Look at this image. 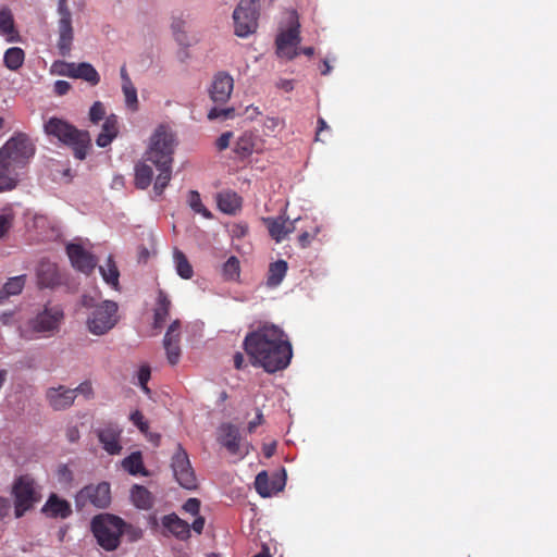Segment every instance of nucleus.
I'll list each match as a JSON object with an SVG mask.
<instances>
[{
    "mask_svg": "<svg viewBox=\"0 0 557 557\" xmlns=\"http://www.w3.org/2000/svg\"><path fill=\"white\" fill-rule=\"evenodd\" d=\"M181 322L173 321L163 338V346L166 351V358L170 364L175 366L181 358Z\"/></svg>",
    "mask_w": 557,
    "mask_h": 557,
    "instance_id": "a211bd4d",
    "label": "nucleus"
},
{
    "mask_svg": "<svg viewBox=\"0 0 557 557\" xmlns=\"http://www.w3.org/2000/svg\"><path fill=\"white\" fill-rule=\"evenodd\" d=\"M173 259L177 274L184 280L191 278L194 275V270L185 253L182 250L175 248L173 251Z\"/></svg>",
    "mask_w": 557,
    "mask_h": 557,
    "instance_id": "e433bc0d",
    "label": "nucleus"
},
{
    "mask_svg": "<svg viewBox=\"0 0 557 557\" xmlns=\"http://www.w3.org/2000/svg\"><path fill=\"white\" fill-rule=\"evenodd\" d=\"M74 389H75V395L76 396H77V394H83L86 397H89L92 394V387H91V384L89 382H84V383L79 384Z\"/></svg>",
    "mask_w": 557,
    "mask_h": 557,
    "instance_id": "052dcab7",
    "label": "nucleus"
},
{
    "mask_svg": "<svg viewBox=\"0 0 557 557\" xmlns=\"http://www.w3.org/2000/svg\"><path fill=\"white\" fill-rule=\"evenodd\" d=\"M67 77L83 79L90 86H97L100 83V75L92 64L87 62L75 63V65H67Z\"/></svg>",
    "mask_w": 557,
    "mask_h": 557,
    "instance_id": "393cba45",
    "label": "nucleus"
},
{
    "mask_svg": "<svg viewBox=\"0 0 557 557\" xmlns=\"http://www.w3.org/2000/svg\"><path fill=\"white\" fill-rule=\"evenodd\" d=\"M67 65H75V63H69L64 61H57L52 65V72L62 76H67L66 72L70 67Z\"/></svg>",
    "mask_w": 557,
    "mask_h": 557,
    "instance_id": "4d7b16f0",
    "label": "nucleus"
},
{
    "mask_svg": "<svg viewBox=\"0 0 557 557\" xmlns=\"http://www.w3.org/2000/svg\"><path fill=\"white\" fill-rule=\"evenodd\" d=\"M117 117L112 114L106 117L102 129L96 139V144L101 148H106L117 136Z\"/></svg>",
    "mask_w": 557,
    "mask_h": 557,
    "instance_id": "c85d7f7f",
    "label": "nucleus"
},
{
    "mask_svg": "<svg viewBox=\"0 0 557 557\" xmlns=\"http://www.w3.org/2000/svg\"><path fill=\"white\" fill-rule=\"evenodd\" d=\"M263 422H264L263 414H262L261 410L258 408L257 412H256V418L248 423V426H247L248 432L253 433L259 425L263 424Z\"/></svg>",
    "mask_w": 557,
    "mask_h": 557,
    "instance_id": "13d9d810",
    "label": "nucleus"
},
{
    "mask_svg": "<svg viewBox=\"0 0 557 557\" xmlns=\"http://www.w3.org/2000/svg\"><path fill=\"white\" fill-rule=\"evenodd\" d=\"M36 153V145L23 132L14 133L0 148V158L25 170Z\"/></svg>",
    "mask_w": 557,
    "mask_h": 557,
    "instance_id": "39448f33",
    "label": "nucleus"
},
{
    "mask_svg": "<svg viewBox=\"0 0 557 557\" xmlns=\"http://www.w3.org/2000/svg\"><path fill=\"white\" fill-rule=\"evenodd\" d=\"M71 84L66 81H57L53 86L54 94L64 96L71 90Z\"/></svg>",
    "mask_w": 557,
    "mask_h": 557,
    "instance_id": "5fc2aeb1",
    "label": "nucleus"
},
{
    "mask_svg": "<svg viewBox=\"0 0 557 557\" xmlns=\"http://www.w3.org/2000/svg\"><path fill=\"white\" fill-rule=\"evenodd\" d=\"M58 475L60 481L71 482L73 479L72 471L66 465H62L59 467Z\"/></svg>",
    "mask_w": 557,
    "mask_h": 557,
    "instance_id": "bf43d9fd",
    "label": "nucleus"
},
{
    "mask_svg": "<svg viewBox=\"0 0 557 557\" xmlns=\"http://www.w3.org/2000/svg\"><path fill=\"white\" fill-rule=\"evenodd\" d=\"M64 0L60 1L59 5V40L58 48L62 57L70 54L72 41H73V27L71 12L66 8Z\"/></svg>",
    "mask_w": 557,
    "mask_h": 557,
    "instance_id": "4468645a",
    "label": "nucleus"
},
{
    "mask_svg": "<svg viewBox=\"0 0 557 557\" xmlns=\"http://www.w3.org/2000/svg\"><path fill=\"white\" fill-rule=\"evenodd\" d=\"M287 262L285 260H277L272 262L269 267L267 285L269 287L278 286L284 280L287 272Z\"/></svg>",
    "mask_w": 557,
    "mask_h": 557,
    "instance_id": "72a5a7b5",
    "label": "nucleus"
},
{
    "mask_svg": "<svg viewBox=\"0 0 557 557\" xmlns=\"http://www.w3.org/2000/svg\"><path fill=\"white\" fill-rule=\"evenodd\" d=\"M162 527L180 541H186L190 537V525L176 513H170L162 517Z\"/></svg>",
    "mask_w": 557,
    "mask_h": 557,
    "instance_id": "b1692460",
    "label": "nucleus"
},
{
    "mask_svg": "<svg viewBox=\"0 0 557 557\" xmlns=\"http://www.w3.org/2000/svg\"><path fill=\"white\" fill-rule=\"evenodd\" d=\"M144 161H139L135 164V186L138 189H146L150 186L153 177L152 168Z\"/></svg>",
    "mask_w": 557,
    "mask_h": 557,
    "instance_id": "2f4dec72",
    "label": "nucleus"
},
{
    "mask_svg": "<svg viewBox=\"0 0 557 557\" xmlns=\"http://www.w3.org/2000/svg\"><path fill=\"white\" fill-rule=\"evenodd\" d=\"M222 272L225 280H237L240 274L239 260L235 256L230 257L223 264Z\"/></svg>",
    "mask_w": 557,
    "mask_h": 557,
    "instance_id": "79ce46f5",
    "label": "nucleus"
},
{
    "mask_svg": "<svg viewBox=\"0 0 557 557\" xmlns=\"http://www.w3.org/2000/svg\"><path fill=\"white\" fill-rule=\"evenodd\" d=\"M264 224L268 227L270 236L277 243L282 242L295 228L293 223H288V219L283 215L277 218H264Z\"/></svg>",
    "mask_w": 557,
    "mask_h": 557,
    "instance_id": "a878e982",
    "label": "nucleus"
},
{
    "mask_svg": "<svg viewBox=\"0 0 557 557\" xmlns=\"http://www.w3.org/2000/svg\"><path fill=\"white\" fill-rule=\"evenodd\" d=\"M45 396L48 405L55 411L70 408L76 398L75 389L64 385L47 388Z\"/></svg>",
    "mask_w": 557,
    "mask_h": 557,
    "instance_id": "f3484780",
    "label": "nucleus"
},
{
    "mask_svg": "<svg viewBox=\"0 0 557 557\" xmlns=\"http://www.w3.org/2000/svg\"><path fill=\"white\" fill-rule=\"evenodd\" d=\"M233 112V109L212 108L208 113V119L212 121L221 116L228 117Z\"/></svg>",
    "mask_w": 557,
    "mask_h": 557,
    "instance_id": "864d4df0",
    "label": "nucleus"
},
{
    "mask_svg": "<svg viewBox=\"0 0 557 557\" xmlns=\"http://www.w3.org/2000/svg\"><path fill=\"white\" fill-rule=\"evenodd\" d=\"M159 171V174L156 178L153 190L156 195L161 196L169 185L172 178V163L170 164H154Z\"/></svg>",
    "mask_w": 557,
    "mask_h": 557,
    "instance_id": "4c0bfd02",
    "label": "nucleus"
},
{
    "mask_svg": "<svg viewBox=\"0 0 557 557\" xmlns=\"http://www.w3.org/2000/svg\"><path fill=\"white\" fill-rule=\"evenodd\" d=\"M44 131L47 136L54 137L62 144L71 147L74 157L78 160H84L91 147L89 133L76 128L63 119L50 117L44 124Z\"/></svg>",
    "mask_w": 557,
    "mask_h": 557,
    "instance_id": "f03ea898",
    "label": "nucleus"
},
{
    "mask_svg": "<svg viewBox=\"0 0 557 557\" xmlns=\"http://www.w3.org/2000/svg\"><path fill=\"white\" fill-rule=\"evenodd\" d=\"M25 61V52L20 47L9 48L3 55V63L5 67L11 71H17L22 67Z\"/></svg>",
    "mask_w": 557,
    "mask_h": 557,
    "instance_id": "f704fd0d",
    "label": "nucleus"
},
{
    "mask_svg": "<svg viewBox=\"0 0 557 557\" xmlns=\"http://www.w3.org/2000/svg\"><path fill=\"white\" fill-rule=\"evenodd\" d=\"M41 511L49 518L66 519L72 515L71 504L52 493L44 505Z\"/></svg>",
    "mask_w": 557,
    "mask_h": 557,
    "instance_id": "5701e85b",
    "label": "nucleus"
},
{
    "mask_svg": "<svg viewBox=\"0 0 557 557\" xmlns=\"http://www.w3.org/2000/svg\"><path fill=\"white\" fill-rule=\"evenodd\" d=\"M188 202L190 208L196 212L202 214L205 218L209 219L212 216L211 212L202 205L200 195L196 190L189 191Z\"/></svg>",
    "mask_w": 557,
    "mask_h": 557,
    "instance_id": "37998d69",
    "label": "nucleus"
},
{
    "mask_svg": "<svg viewBox=\"0 0 557 557\" xmlns=\"http://www.w3.org/2000/svg\"><path fill=\"white\" fill-rule=\"evenodd\" d=\"M183 509L191 516H198L200 510V500L198 498H188L183 505Z\"/></svg>",
    "mask_w": 557,
    "mask_h": 557,
    "instance_id": "8fccbe9b",
    "label": "nucleus"
},
{
    "mask_svg": "<svg viewBox=\"0 0 557 557\" xmlns=\"http://www.w3.org/2000/svg\"><path fill=\"white\" fill-rule=\"evenodd\" d=\"M99 271L104 282L117 289L120 272L112 256L108 257L106 264L101 265Z\"/></svg>",
    "mask_w": 557,
    "mask_h": 557,
    "instance_id": "c9c22d12",
    "label": "nucleus"
},
{
    "mask_svg": "<svg viewBox=\"0 0 557 557\" xmlns=\"http://www.w3.org/2000/svg\"><path fill=\"white\" fill-rule=\"evenodd\" d=\"M149 379H150V368L148 366L140 367V369L138 371V382H139L141 389L146 394L150 393V389L147 386Z\"/></svg>",
    "mask_w": 557,
    "mask_h": 557,
    "instance_id": "09e8293b",
    "label": "nucleus"
},
{
    "mask_svg": "<svg viewBox=\"0 0 557 557\" xmlns=\"http://www.w3.org/2000/svg\"><path fill=\"white\" fill-rule=\"evenodd\" d=\"M111 503V490L108 482L89 484L83 487L75 496V505L83 509L88 505L96 508H107Z\"/></svg>",
    "mask_w": 557,
    "mask_h": 557,
    "instance_id": "9d476101",
    "label": "nucleus"
},
{
    "mask_svg": "<svg viewBox=\"0 0 557 557\" xmlns=\"http://www.w3.org/2000/svg\"><path fill=\"white\" fill-rule=\"evenodd\" d=\"M232 137H233L232 132H225V133L221 134V136L215 141V146H216L218 150L219 151L225 150L230 146Z\"/></svg>",
    "mask_w": 557,
    "mask_h": 557,
    "instance_id": "603ef678",
    "label": "nucleus"
},
{
    "mask_svg": "<svg viewBox=\"0 0 557 557\" xmlns=\"http://www.w3.org/2000/svg\"><path fill=\"white\" fill-rule=\"evenodd\" d=\"M184 26H185V21L182 18H174L172 22L173 33L175 35L176 40L180 42L184 41V36H183Z\"/></svg>",
    "mask_w": 557,
    "mask_h": 557,
    "instance_id": "3c124183",
    "label": "nucleus"
},
{
    "mask_svg": "<svg viewBox=\"0 0 557 557\" xmlns=\"http://www.w3.org/2000/svg\"><path fill=\"white\" fill-rule=\"evenodd\" d=\"M123 528H124L123 535H125L129 542H136L139 539H141V536H143L141 529L134 527L132 524H128L125 521H124Z\"/></svg>",
    "mask_w": 557,
    "mask_h": 557,
    "instance_id": "de8ad7c7",
    "label": "nucleus"
},
{
    "mask_svg": "<svg viewBox=\"0 0 557 557\" xmlns=\"http://www.w3.org/2000/svg\"><path fill=\"white\" fill-rule=\"evenodd\" d=\"M171 300L162 289L158 290L156 307L153 309V327L161 329L170 313Z\"/></svg>",
    "mask_w": 557,
    "mask_h": 557,
    "instance_id": "bb28decb",
    "label": "nucleus"
},
{
    "mask_svg": "<svg viewBox=\"0 0 557 557\" xmlns=\"http://www.w3.org/2000/svg\"><path fill=\"white\" fill-rule=\"evenodd\" d=\"M120 75H121V79H122V91L125 97V103L129 109L137 110V108H138L137 89L134 86L125 65H123L121 67Z\"/></svg>",
    "mask_w": 557,
    "mask_h": 557,
    "instance_id": "c756f323",
    "label": "nucleus"
},
{
    "mask_svg": "<svg viewBox=\"0 0 557 557\" xmlns=\"http://www.w3.org/2000/svg\"><path fill=\"white\" fill-rule=\"evenodd\" d=\"M63 317V311L60 308L46 307L27 322L26 327L21 329V336L25 339H33L35 334L52 335L58 332Z\"/></svg>",
    "mask_w": 557,
    "mask_h": 557,
    "instance_id": "0eeeda50",
    "label": "nucleus"
},
{
    "mask_svg": "<svg viewBox=\"0 0 557 557\" xmlns=\"http://www.w3.org/2000/svg\"><path fill=\"white\" fill-rule=\"evenodd\" d=\"M242 206V198L234 191H223L219 194L218 207L227 214L235 213Z\"/></svg>",
    "mask_w": 557,
    "mask_h": 557,
    "instance_id": "473e14b6",
    "label": "nucleus"
},
{
    "mask_svg": "<svg viewBox=\"0 0 557 557\" xmlns=\"http://www.w3.org/2000/svg\"><path fill=\"white\" fill-rule=\"evenodd\" d=\"M233 150L240 159L248 158L253 152L261 151V140L253 133L245 132L235 141Z\"/></svg>",
    "mask_w": 557,
    "mask_h": 557,
    "instance_id": "4be33fe9",
    "label": "nucleus"
},
{
    "mask_svg": "<svg viewBox=\"0 0 557 557\" xmlns=\"http://www.w3.org/2000/svg\"><path fill=\"white\" fill-rule=\"evenodd\" d=\"M175 146L174 133L168 126L160 125L150 137L148 149L145 152L146 160L162 165L173 163Z\"/></svg>",
    "mask_w": 557,
    "mask_h": 557,
    "instance_id": "423d86ee",
    "label": "nucleus"
},
{
    "mask_svg": "<svg viewBox=\"0 0 557 557\" xmlns=\"http://www.w3.org/2000/svg\"><path fill=\"white\" fill-rule=\"evenodd\" d=\"M106 109L102 102L96 101L89 110V119L92 123L97 124L104 119Z\"/></svg>",
    "mask_w": 557,
    "mask_h": 557,
    "instance_id": "a18cd8bd",
    "label": "nucleus"
},
{
    "mask_svg": "<svg viewBox=\"0 0 557 557\" xmlns=\"http://www.w3.org/2000/svg\"><path fill=\"white\" fill-rule=\"evenodd\" d=\"M11 509L9 499L0 497V518L5 517Z\"/></svg>",
    "mask_w": 557,
    "mask_h": 557,
    "instance_id": "0e129e2a",
    "label": "nucleus"
},
{
    "mask_svg": "<svg viewBox=\"0 0 557 557\" xmlns=\"http://www.w3.org/2000/svg\"><path fill=\"white\" fill-rule=\"evenodd\" d=\"M259 0H240L233 12L235 35L247 37L258 28Z\"/></svg>",
    "mask_w": 557,
    "mask_h": 557,
    "instance_id": "6e6552de",
    "label": "nucleus"
},
{
    "mask_svg": "<svg viewBox=\"0 0 557 557\" xmlns=\"http://www.w3.org/2000/svg\"><path fill=\"white\" fill-rule=\"evenodd\" d=\"M299 28L300 24L298 22L297 14L296 12H293L290 26L288 29L278 34L275 40L276 53L278 57L293 60L299 54L297 50V46L300 42Z\"/></svg>",
    "mask_w": 557,
    "mask_h": 557,
    "instance_id": "9b49d317",
    "label": "nucleus"
},
{
    "mask_svg": "<svg viewBox=\"0 0 557 557\" xmlns=\"http://www.w3.org/2000/svg\"><path fill=\"white\" fill-rule=\"evenodd\" d=\"M66 253L72 265L83 273H91L97 265L95 256L85 250L83 246L78 244H69L66 246Z\"/></svg>",
    "mask_w": 557,
    "mask_h": 557,
    "instance_id": "dca6fc26",
    "label": "nucleus"
},
{
    "mask_svg": "<svg viewBox=\"0 0 557 557\" xmlns=\"http://www.w3.org/2000/svg\"><path fill=\"white\" fill-rule=\"evenodd\" d=\"M218 442L227 449L231 455L244 458L249 453V443L242 444L239 430L232 423H223L219 428Z\"/></svg>",
    "mask_w": 557,
    "mask_h": 557,
    "instance_id": "ddd939ff",
    "label": "nucleus"
},
{
    "mask_svg": "<svg viewBox=\"0 0 557 557\" xmlns=\"http://www.w3.org/2000/svg\"><path fill=\"white\" fill-rule=\"evenodd\" d=\"M13 494L16 518H21L40 500V495L35 487V481L27 475L20 476L15 481Z\"/></svg>",
    "mask_w": 557,
    "mask_h": 557,
    "instance_id": "1a4fd4ad",
    "label": "nucleus"
},
{
    "mask_svg": "<svg viewBox=\"0 0 557 557\" xmlns=\"http://www.w3.org/2000/svg\"><path fill=\"white\" fill-rule=\"evenodd\" d=\"M15 214L10 207L0 210V239L4 238L13 226Z\"/></svg>",
    "mask_w": 557,
    "mask_h": 557,
    "instance_id": "a19ab883",
    "label": "nucleus"
},
{
    "mask_svg": "<svg viewBox=\"0 0 557 557\" xmlns=\"http://www.w3.org/2000/svg\"><path fill=\"white\" fill-rule=\"evenodd\" d=\"M122 430L116 423L108 422L96 430L97 437L102 448L109 455H119L122 450L121 445Z\"/></svg>",
    "mask_w": 557,
    "mask_h": 557,
    "instance_id": "2eb2a0df",
    "label": "nucleus"
},
{
    "mask_svg": "<svg viewBox=\"0 0 557 557\" xmlns=\"http://www.w3.org/2000/svg\"><path fill=\"white\" fill-rule=\"evenodd\" d=\"M171 468L177 483L186 490L197 487V478L191 468L187 453L178 444L175 454L172 457Z\"/></svg>",
    "mask_w": 557,
    "mask_h": 557,
    "instance_id": "f8f14e48",
    "label": "nucleus"
},
{
    "mask_svg": "<svg viewBox=\"0 0 557 557\" xmlns=\"http://www.w3.org/2000/svg\"><path fill=\"white\" fill-rule=\"evenodd\" d=\"M285 485V471L283 470V476H277L270 481L267 471H261L257 474L255 480V487L258 494L262 497H269L273 493L280 492Z\"/></svg>",
    "mask_w": 557,
    "mask_h": 557,
    "instance_id": "412c9836",
    "label": "nucleus"
},
{
    "mask_svg": "<svg viewBox=\"0 0 557 557\" xmlns=\"http://www.w3.org/2000/svg\"><path fill=\"white\" fill-rule=\"evenodd\" d=\"M131 499L138 509L149 510L154 505V496L143 485L135 484L131 488Z\"/></svg>",
    "mask_w": 557,
    "mask_h": 557,
    "instance_id": "cd10ccee",
    "label": "nucleus"
},
{
    "mask_svg": "<svg viewBox=\"0 0 557 557\" xmlns=\"http://www.w3.org/2000/svg\"><path fill=\"white\" fill-rule=\"evenodd\" d=\"M38 281L42 287H52L59 281L57 268L51 263H42L38 270Z\"/></svg>",
    "mask_w": 557,
    "mask_h": 557,
    "instance_id": "ea45409f",
    "label": "nucleus"
},
{
    "mask_svg": "<svg viewBox=\"0 0 557 557\" xmlns=\"http://www.w3.org/2000/svg\"><path fill=\"white\" fill-rule=\"evenodd\" d=\"M124 520L111 513H100L92 518L90 528L97 543L104 550H115L121 542Z\"/></svg>",
    "mask_w": 557,
    "mask_h": 557,
    "instance_id": "20e7f679",
    "label": "nucleus"
},
{
    "mask_svg": "<svg viewBox=\"0 0 557 557\" xmlns=\"http://www.w3.org/2000/svg\"><path fill=\"white\" fill-rule=\"evenodd\" d=\"M25 285L24 275L10 277L3 287L11 294V296L18 295Z\"/></svg>",
    "mask_w": 557,
    "mask_h": 557,
    "instance_id": "c03bdc74",
    "label": "nucleus"
},
{
    "mask_svg": "<svg viewBox=\"0 0 557 557\" xmlns=\"http://www.w3.org/2000/svg\"><path fill=\"white\" fill-rule=\"evenodd\" d=\"M131 420L133 423L138 426L141 431L148 429L147 422L144 420V416L140 411L136 410L131 414Z\"/></svg>",
    "mask_w": 557,
    "mask_h": 557,
    "instance_id": "6e6d98bb",
    "label": "nucleus"
},
{
    "mask_svg": "<svg viewBox=\"0 0 557 557\" xmlns=\"http://www.w3.org/2000/svg\"><path fill=\"white\" fill-rule=\"evenodd\" d=\"M122 467L132 475L147 474L140 451H134L123 459Z\"/></svg>",
    "mask_w": 557,
    "mask_h": 557,
    "instance_id": "58836bf2",
    "label": "nucleus"
},
{
    "mask_svg": "<svg viewBox=\"0 0 557 557\" xmlns=\"http://www.w3.org/2000/svg\"><path fill=\"white\" fill-rule=\"evenodd\" d=\"M23 169L0 158V191L14 189L23 173Z\"/></svg>",
    "mask_w": 557,
    "mask_h": 557,
    "instance_id": "aec40b11",
    "label": "nucleus"
},
{
    "mask_svg": "<svg viewBox=\"0 0 557 557\" xmlns=\"http://www.w3.org/2000/svg\"><path fill=\"white\" fill-rule=\"evenodd\" d=\"M233 360H234V367H235V369H237V370H242V369H244V368L246 367V364H245V359H244V355H243L242 352H236V354L234 355Z\"/></svg>",
    "mask_w": 557,
    "mask_h": 557,
    "instance_id": "338daca9",
    "label": "nucleus"
},
{
    "mask_svg": "<svg viewBox=\"0 0 557 557\" xmlns=\"http://www.w3.org/2000/svg\"><path fill=\"white\" fill-rule=\"evenodd\" d=\"M82 307L87 309L86 327L94 335L101 336L111 331L119 322L117 304L112 300L96 302L89 295H83Z\"/></svg>",
    "mask_w": 557,
    "mask_h": 557,
    "instance_id": "7ed1b4c3",
    "label": "nucleus"
},
{
    "mask_svg": "<svg viewBox=\"0 0 557 557\" xmlns=\"http://www.w3.org/2000/svg\"><path fill=\"white\" fill-rule=\"evenodd\" d=\"M66 437L69 442L75 443L79 440V431L76 426H71L66 431Z\"/></svg>",
    "mask_w": 557,
    "mask_h": 557,
    "instance_id": "e2e57ef3",
    "label": "nucleus"
},
{
    "mask_svg": "<svg viewBox=\"0 0 557 557\" xmlns=\"http://www.w3.org/2000/svg\"><path fill=\"white\" fill-rule=\"evenodd\" d=\"M276 86L286 92H289L294 89V83L290 79H280Z\"/></svg>",
    "mask_w": 557,
    "mask_h": 557,
    "instance_id": "69168bd1",
    "label": "nucleus"
},
{
    "mask_svg": "<svg viewBox=\"0 0 557 557\" xmlns=\"http://www.w3.org/2000/svg\"><path fill=\"white\" fill-rule=\"evenodd\" d=\"M205 518L201 516H197V518L194 520V522L190 525V529H193L197 534H201L205 528Z\"/></svg>",
    "mask_w": 557,
    "mask_h": 557,
    "instance_id": "680f3d73",
    "label": "nucleus"
},
{
    "mask_svg": "<svg viewBox=\"0 0 557 557\" xmlns=\"http://www.w3.org/2000/svg\"><path fill=\"white\" fill-rule=\"evenodd\" d=\"M150 257V251L145 246H140L138 248V259L139 261L147 262Z\"/></svg>",
    "mask_w": 557,
    "mask_h": 557,
    "instance_id": "774afa93",
    "label": "nucleus"
},
{
    "mask_svg": "<svg viewBox=\"0 0 557 557\" xmlns=\"http://www.w3.org/2000/svg\"><path fill=\"white\" fill-rule=\"evenodd\" d=\"M234 81L226 73H218L209 89L210 98L213 102L225 103L233 91Z\"/></svg>",
    "mask_w": 557,
    "mask_h": 557,
    "instance_id": "6ab92c4d",
    "label": "nucleus"
},
{
    "mask_svg": "<svg viewBox=\"0 0 557 557\" xmlns=\"http://www.w3.org/2000/svg\"><path fill=\"white\" fill-rule=\"evenodd\" d=\"M243 348L253 367L268 373L286 369L293 358V347L284 331L274 324H263L247 333Z\"/></svg>",
    "mask_w": 557,
    "mask_h": 557,
    "instance_id": "f257e3e1",
    "label": "nucleus"
},
{
    "mask_svg": "<svg viewBox=\"0 0 557 557\" xmlns=\"http://www.w3.org/2000/svg\"><path fill=\"white\" fill-rule=\"evenodd\" d=\"M0 33L7 37L10 42L18 41L20 36L15 29L14 18L9 8L0 10Z\"/></svg>",
    "mask_w": 557,
    "mask_h": 557,
    "instance_id": "7c9ffc66",
    "label": "nucleus"
},
{
    "mask_svg": "<svg viewBox=\"0 0 557 557\" xmlns=\"http://www.w3.org/2000/svg\"><path fill=\"white\" fill-rule=\"evenodd\" d=\"M320 227L314 226L311 232L305 231L298 236V244L301 248L308 247L311 242L315 238V236L319 234Z\"/></svg>",
    "mask_w": 557,
    "mask_h": 557,
    "instance_id": "49530a36",
    "label": "nucleus"
}]
</instances>
